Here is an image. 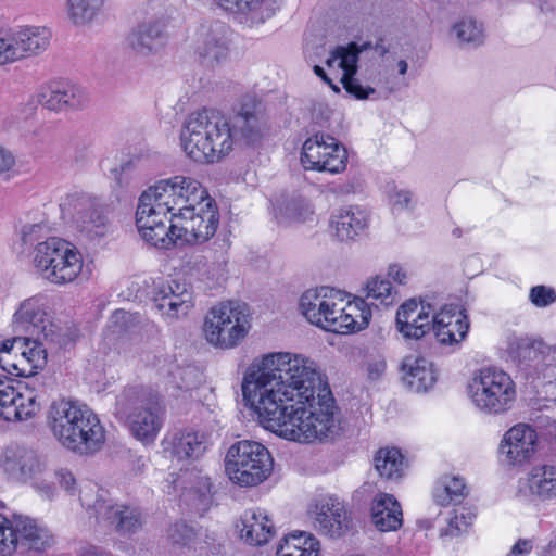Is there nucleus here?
I'll list each match as a JSON object with an SVG mask.
<instances>
[{"label": "nucleus", "mask_w": 556, "mask_h": 556, "mask_svg": "<svg viewBox=\"0 0 556 556\" xmlns=\"http://www.w3.org/2000/svg\"><path fill=\"white\" fill-rule=\"evenodd\" d=\"M244 375L242 395L262 426L299 443L329 440L338 430L325 375L309 357L290 352L264 354Z\"/></svg>", "instance_id": "f257e3e1"}, {"label": "nucleus", "mask_w": 556, "mask_h": 556, "mask_svg": "<svg viewBox=\"0 0 556 556\" xmlns=\"http://www.w3.org/2000/svg\"><path fill=\"white\" fill-rule=\"evenodd\" d=\"M206 195V189L197 179L177 175L157 181L139 198L136 225L142 239L159 249H169L168 225L190 203Z\"/></svg>", "instance_id": "f03ea898"}, {"label": "nucleus", "mask_w": 556, "mask_h": 556, "mask_svg": "<svg viewBox=\"0 0 556 556\" xmlns=\"http://www.w3.org/2000/svg\"><path fill=\"white\" fill-rule=\"evenodd\" d=\"M53 438L78 455H92L105 443V429L98 415L76 400L53 401L47 416Z\"/></svg>", "instance_id": "7ed1b4c3"}, {"label": "nucleus", "mask_w": 556, "mask_h": 556, "mask_svg": "<svg viewBox=\"0 0 556 556\" xmlns=\"http://www.w3.org/2000/svg\"><path fill=\"white\" fill-rule=\"evenodd\" d=\"M300 309L312 325L337 333L359 331L371 318L363 301H350L346 293L329 287L305 291Z\"/></svg>", "instance_id": "20e7f679"}, {"label": "nucleus", "mask_w": 556, "mask_h": 556, "mask_svg": "<svg viewBox=\"0 0 556 556\" xmlns=\"http://www.w3.org/2000/svg\"><path fill=\"white\" fill-rule=\"evenodd\" d=\"M181 148L194 162L214 164L231 152L227 117L216 110L191 113L180 132Z\"/></svg>", "instance_id": "39448f33"}, {"label": "nucleus", "mask_w": 556, "mask_h": 556, "mask_svg": "<svg viewBox=\"0 0 556 556\" xmlns=\"http://www.w3.org/2000/svg\"><path fill=\"white\" fill-rule=\"evenodd\" d=\"M115 412L127 420L132 435L142 442L156 438L165 414L160 396L141 386L125 388L116 399Z\"/></svg>", "instance_id": "423d86ee"}, {"label": "nucleus", "mask_w": 556, "mask_h": 556, "mask_svg": "<svg viewBox=\"0 0 556 556\" xmlns=\"http://www.w3.org/2000/svg\"><path fill=\"white\" fill-rule=\"evenodd\" d=\"M467 393L475 408L488 416L506 414L517 400V388L513 378L506 371L494 367L475 372L468 383Z\"/></svg>", "instance_id": "0eeeda50"}, {"label": "nucleus", "mask_w": 556, "mask_h": 556, "mask_svg": "<svg viewBox=\"0 0 556 556\" xmlns=\"http://www.w3.org/2000/svg\"><path fill=\"white\" fill-rule=\"evenodd\" d=\"M251 328V316L247 304L220 303L210 309L204 325L205 340L213 346L228 350L237 346Z\"/></svg>", "instance_id": "6e6552de"}, {"label": "nucleus", "mask_w": 556, "mask_h": 556, "mask_svg": "<svg viewBox=\"0 0 556 556\" xmlns=\"http://www.w3.org/2000/svg\"><path fill=\"white\" fill-rule=\"evenodd\" d=\"M273 466L269 451L256 441L242 440L233 443L225 457L227 476L240 486L261 484L270 476Z\"/></svg>", "instance_id": "1a4fd4ad"}, {"label": "nucleus", "mask_w": 556, "mask_h": 556, "mask_svg": "<svg viewBox=\"0 0 556 556\" xmlns=\"http://www.w3.org/2000/svg\"><path fill=\"white\" fill-rule=\"evenodd\" d=\"M33 261L43 277L56 285L74 281L83 269L80 252L71 242L56 237L38 242Z\"/></svg>", "instance_id": "9d476101"}, {"label": "nucleus", "mask_w": 556, "mask_h": 556, "mask_svg": "<svg viewBox=\"0 0 556 556\" xmlns=\"http://www.w3.org/2000/svg\"><path fill=\"white\" fill-rule=\"evenodd\" d=\"M79 500L99 525L112 527L119 535L136 533L143 526V515L138 507L113 503L108 492L96 484L84 486Z\"/></svg>", "instance_id": "9b49d317"}, {"label": "nucleus", "mask_w": 556, "mask_h": 556, "mask_svg": "<svg viewBox=\"0 0 556 556\" xmlns=\"http://www.w3.org/2000/svg\"><path fill=\"white\" fill-rule=\"evenodd\" d=\"M0 556H11L14 552L43 553L54 544L53 534L38 520L23 515L12 519L1 517Z\"/></svg>", "instance_id": "f8f14e48"}, {"label": "nucleus", "mask_w": 556, "mask_h": 556, "mask_svg": "<svg viewBox=\"0 0 556 556\" xmlns=\"http://www.w3.org/2000/svg\"><path fill=\"white\" fill-rule=\"evenodd\" d=\"M219 214L214 200L206 192L205 198L190 203L182 213H178L168 225V237L173 245L181 243H203L217 230Z\"/></svg>", "instance_id": "ddd939ff"}, {"label": "nucleus", "mask_w": 556, "mask_h": 556, "mask_svg": "<svg viewBox=\"0 0 556 556\" xmlns=\"http://www.w3.org/2000/svg\"><path fill=\"white\" fill-rule=\"evenodd\" d=\"M60 206L62 214L70 217L77 229L89 238H103L112 230L103 205L87 193H68Z\"/></svg>", "instance_id": "4468645a"}, {"label": "nucleus", "mask_w": 556, "mask_h": 556, "mask_svg": "<svg viewBox=\"0 0 556 556\" xmlns=\"http://www.w3.org/2000/svg\"><path fill=\"white\" fill-rule=\"evenodd\" d=\"M348 152L334 137L317 132L302 147L301 163L305 169L338 174L345 169Z\"/></svg>", "instance_id": "2eb2a0df"}, {"label": "nucleus", "mask_w": 556, "mask_h": 556, "mask_svg": "<svg viewBox=\"0 0 556 556\" xmlns=\"http://www.w3.org/2000/svg\"><path fill=\"white\" fill-rule=\"evenodd\" d=\"M13 384V381L0 375V417L11 420H25L34 416L40 408L38 401V379L25 384V392Z\"/></svg>", "instance_id": "dca6fc26"}, {"label": "nucleus", "mask_w": 556, "mask_h": 556, "mask_svg": "<svg viewBox=\"0 0 556 556\" xmlns=\"http://www.w3.org/2000/svg\"><path fill=\"white\" fill-rule=\"evenodd\" d=\"M192 48L203 66H218L229 54L226 26L220 22L202 24L193 35Z\"/></svg>", "instance_id": "f3484780"}, {"label": "nucleus", "mask_w": 556, "mask_h": 556, "mask_svg": "<svg viewBox=\"0 0 556 556\" xmlns=\"http://www.w3.org/2000/svg\"><path fill=\"white\" fill-rule=\"evenodd\" d=\"M308 515L314 530L331 539L341 538L350 528L344 504L331 495L318 498L308 510Z\"/></svg>", "instance_id": "a211bd4d"}, {"label": "nucleus", "mask_w": 556, "mask_h": 556, "mask_svg": "<svg viewBox=\"0 0 556 556\" xmlns=\"http://www.w3.org/2000/svg\"><path fill=\"white\" fill-rule=\"evenodd\" d=\"M193 305V293L186 283L173 280L154 292L153 306L168 324L185 318Z\"/></svg>", "instance_id": "6ab92c4d"}, {"label": "nucleus", "mask_w": 556, "mask_h": 556, "mask_svg": "<svg viewBox=\"0 0 556 556\" xmlns=\"http://www.w3.org/2000/svg\"><path fill=\"white\" fill-rule=\"evenodd\" d=\"M15 331L54 341L56 327L49 320L41 296H31L20 304L13 316Z\"/></svg>", "instance_id": "aec40b11"}, {"label": "nucleus", "mask_w": 556, "mask_h": 556, "mask_svg": "<svg viewBox=\"0 0 556 556\" xmlns=\"http://www.w3.org/2000/svg\"><path fill=\"white\" fill-rule=\"evenodd\" d=\"M231 139V151L235 144L253 147L258 144L267 132V123L255 106L244 104L231 118H227Z\"/></svg>", "instance_id": "412c9836"}, {"label": "nucleus", "mask_w": 556, "mask_h": 556, "mask_svg": "<svg viewBox=\"0 0 556 556\" xmlns=\"http://www.w3.org/2000/svg\"><path fill=\"white\" fill-rule=\"evenodd\" d=\"M0 467L9 478L25 482L38 478L46 470L47 463L31 448L11 446L0 456Z\"/></svg>", "instance_id": "4be33fe9"}, {"label": "nucleus", "mask_w": 556, "mask_h": 556, "mask_svg": "<svg viewBox=\"0 0 556 556\" xmlns=\"http://www.w3.org/2000/svg\"><path fill=\"white\" fill-rule=\"evenodd\" d=\"M469 326L467 315L456 305H445L431 316V330L441 345L459 346L467 337Z\"/></svg>", "instance_id": "5701e85b"}, {"label": "nucleus", "mask_w": 556, "mask_h": 556, "mask_svg": "<svg viewBox=\"0 0 556 556\" xmlns=\"http://www.w3.org/2000/svg\"><path fill=\"white\" fill-rule=\"evenodd\" d=\"M36 101L51 111L79 110L88 104L89 96L77 85L52 81L38 89Z\"/></svg>", "instance_id": "b1692460"}, {"label": "nucleus", "mask_w": 556, "mask_h": 556, "mask_svg": "<svg viewBox=\"0 0 556 556\" xmlns=\"http://www.w3.org/2000/svg\"><path fill=\"white\" fill-rule=\"evenodd\" d=\"M538 435L528 424H517L509 428L500 443V454L508 465H521L535 453Z\"/></svg>", "instance_id": "393cba45"}, {"label": "nucleus", "mask_w": 556, "mask_h": 556, "mask_svg": "<svg viewBox=\"0 0 556 556\" xmlns=\"http://www.w3.org/2000/svg\"><path fill=\"white\" fill-rule=\"evenodd\" d=\"M163 453L173 463L184 466L203 456L207 448L204 434L197 431H175L162 441Z\"/></svg>", "instance_id": "a878e982"}, {"label": "nucleus", "mask_w": 556, "mask_h": 556, "mask_svg": "<svg viewBox=\"0 0 556 556\" xmlns=\"http://www.w3.org/2000/svg\"><path fill=\"white\" fill-rule=\"evenodd\" d=\"M432 307L410 299L396 313V329L406 340H419L431 330Z\"/></svg>", "instance_id": "bb28decb"}, {"label": "nucleus", "mask_w": 556, "mask_h": 556, "mask_svg": "<svg viewBox=\"0 0 556 556\" xmlns=\"http://www.w3.org/2000/svg\"><path fill=\"white\" fill-rule=\"evenodd\" d=\"M369 215L358 205L334 211L330 216V232L341 242L354 241L367 228Z\"/></svg>", "instance_id": "cd10ccee"}, {"label": "nucleus", "mask_w": 556, "mask_h": 556, "mask_svg": "<svg viewBox=\"0 0 556 556\" xmlns=\"http://www.w3.org/2000/svg\"><path fill=\"white\" fill-rule=\"evenodd\" d=\"M403 382L415 393L430 390L437 382V370L429 359L421 356H406L402 364Z\"/></svg>", "instance_id": "c85d7f7f"}, {"label": "nucleus", "mask_w": 556, "mask_h": 556, "mask_svg": "<svg viewBox=\"0 0 556 556\" xmlns=\"http://www.w3.org/2000/svg\"><path fill=\"white\" fill-rule=\"evenodd\" d=\"M237 528L240 538L253 546L266 544L275 532L273 521L261 508L247 509L240 517Z\"/></svg>", "instance_id": "c756f323"}, {"label": "nucleus", "mask_w": 556, "mask_h": 556, "mask_svg": "<svg viewBox=\"0 0 556 556\" xmlns=\"http://www.w3.org/2000/svg\"><path fill=\"white\" fill-rule=\"evenodd\" d=\"M523 490L539 503L556 501V465L543 464L531 468Z\"/></svg>", "instance_id": "7c9ffc66"}, {"label": "nucleus", "mask_w": 556, "mask_h": 556, "mask_svg": "<svg viewBox=\"0 0 556 556\" xmlns=\"http://www.w3.org/2000/svg\"><path fill=\"white\" fill-rule=\"evenodd\" d=\"M14 43L21 59L41 54L50 45L51 31L43 26H16L11 28Z\"/></svg>", "instance_id": "2f4dec72"}, {"label": "nucleus", "mask_w": 556, "mask_h": 556, "mask_svg": "<svg viewBox=\"0 0 556 556\" xmlns=\"http://www.w3.org/2000/svg\"><path fill=\"white\" fill-rule=\"evenodd\" d=\"M166 36L160 22H146L138 25L127 37L128 47L137 54L147 56L165 46Z\"/></svg>", "instance_id": "473e14b6"}, {"label": "nucleus", "mask_w": 556, "mask_h": 556, "mask_svg": "<svg viewBox=\"0 0 556 556\" xmlns=\"http://www.w3.org/2000/svg\"><path fill=\"white\" fill-rule=\"evenodd\" d=\"M274 215L279 224L305 223L314 211L308 201L295 194H280L274 202Z\"/></svg>", "instance_id": "72a5a7b5"}, {"label": "nucleus", "mask_w": 556, "mask_h": 556, "mask_svg": "<svg viewBox=\"0 0 556 556\" xmlns=\"http://www.w3.org/2000/svg\"><path fill=\"white\" fill-rule=\"evenodd\" d=\"M371 520L382 532L394 531L402 526V509L393 495L379 493L371 504Z\"/></svg>", "instance_id": "f704fd0d"}, {"label": "nucleus", "mask_w": 556, "mask_h": 556, "mask_svg": "<svg viewBox=\"0 0 556 556\" xmlns=\"http://www.w3.org/2000/svg\"><path fill=\"white\" fill-rule=\"evenodd\" d=\"M450 36L459 47L475 49L484 43L485 28L478 18L465 15L452 24Z\"/></svg>", "instance_id": "c9c22d12"}, {"label": "nucleus", "mask_w": 556, "mask_h": 556, "mask_svg": "<svg viewBox=\"0 0 556 556\" xmlns=\"http://www.w3.org/2000/svg\"><path fill=\"white\" fill-rule=\"evenodd\" d=\"M318 540L304 531L286 535L277 549V556H318Z\"/></svg>", "instance_id": "e433bc0d"}, {"label": "nucleus", "mask_w": 556, "mask_h": 556, "mask_svg": "<svg viewBox=\"0 0 556 556\" xmlns=\"http://www.w3.org/2000/svg\"><path fill=\"white\" fill-rule=\"evenodd\" d=\"M466 495V484L458 477H444L440 479L433 490V498L440 506L458 504Z\"/></svg>", "instance_id": "4c0bfd02"}, {"label": "nucleus", "mask_w": 556, "mask_h": 556, "mask_svg": "<svg viewBox=\"0 0 556 556\" xmlns=\"http://www.w3.org/2000/svg\"><path fill=\"white\" fill-rule=\"evenodd\" d=\"M377 472L387 479H397L404 470V457L395 448H380L374 458Z\"/></svg>", "instance_id": "58836bf2"}, {"label": "nucleus", "mask_w": 556, "mask_h": 556, "mask_svg": "<svg viewBox=\"0 0 556 556\" xmlns=\"http://www.w3.org/2000/svg\"><path fill=\"white\" fill-rule=\"evenodd\" d=\"M366 48V45L358 46L355 42L346 47H337L326 63L328 66L337 64L343 71L342 76H354L357 72L358 55Z\"/></svg>", "instance_id": "ea45409f"}, {"label": "nucleus", "mask_w": 556, "mask_h": 556, "mask_svg": "<svg viewBox=\"0 0 556 556\" xmlns=\"http://www.w3.org/2000/svg\"><path fill=\"white\" fill-rule=\"evenodd\" d=\"M104 0H67V15L77 26L88 25L99 15Z\"/></svg>", "instance_id": "a19ab883"}, {"label": "nucleus", "mask_w": 556, "mask_h": 556, "mask_svg": "<svg viewBox=\"0 0 556 556\" xmlns=\"http://www.w3.org/2000/svg\"><path fill=\"white\" fill-rule=\"evenodd\" d=\"M366 300L362 301L368 309L371 305L377 306L378 303L384 306L392 305L395 302V293H393L391 282L381 277L369 279L366 285ZM369 312L371 313V311Z\"/></svg>", "instance_id": "79ce46f5"}, {"label": "nucleus", "mask_w": 556, "mask_h": 556, "mask_svg": "<svg viewBox=\"0 0 556 556\" xmlns=\"http://www.w3.org/2000/svg\"><path fill=\"white\" fill-rule=\"evenodd\" d=\"M189 497L192 501L194 509L199 514H204L212 505V482L207 476H198L197 482L191 486Z\"/></svg>", "instance_id": "37998d69"}, {"label": "nucleus", "mask_w": 556, "mask_h": 556, "mask_svg": "<svg viewBox=\"0 0 556 556\" xmlns=\"http://www.w3.org/2000/svg\"><path fill=\"white\" fill-rule=\"evenodd\" d=\"M170 383L181 391L195 389L202 382V374L194 366H175L169 371Z\"/></svg>", "instance_id": "c03bdc74"}, {"label": "nucleus", "mask_w": 556, "mask_h": 556, "mask_svg": "<svg viewBox=\"0 0 556 556\" xmlns=\"http://www.w3.org/2000/svg\"><path fill=\"white\" fill-rule=\"evenodd\" d=\"M43 338L37 337H25L23 338V349L22 352H25V356L30 361L33 367H37L38 369H42L47 363V352L42 346Z\"/></svg>", "instance_id": "a18cd8bd"}, {"label": "nucleus", "mask_w": 556, "mask_h": 556, "mask_svg": "<svg viewBox=\"0 0 556 556\" xmlns=\"http://www.w3.org/2000/svg\"><path fill=\"white\" fill-rule=\"evenodd\" d=\"M473 518L475 515L468 509L462 508L460 511L455 510L454 517L448 520V525L442 531V535H459L462 532L467 530Z\"/></svg>", "instance_id": "49530a36"}, {"label": "nucleus", "mask_w": 556, "mask_h": 556, "mask_svg": "<svg viewBox=\"0 0 556 556\" xmlns=\"http://www.w3.org/2000/svg\"><path fill=\"white\" fill-rule=\"evenodd\" d=\"M529 300L536 307H547L556 302V290L544 285L534 286L530 289Z\"/></svg>", "instance_id": "de8ad7c7"}, {"label": "nucleus", "mask_w": 556, "mask_h": 556, "mask_svg": "<svg viewBox=\"0 0 556 556\" xmlns=\"http://www.w3.org/2000/svg\"><path fill=\"white\" fill-rule=\"evenodd\" d=\"M20 60L11 28L0 33V65Z\"/></svg>", "instance_id": "09e8293b"}, {"label": "nucleus", "mask_w": 556, "mask_h": 556, "mask_svg": "<svg viewBox=\"0 0 556 556\" xmlns=\"http://www.w3.org/2000/svg\"><path fill=\"white\" fill-rule=\"evenodd\" d=\"M341 83L345 91L353 96L357 100H366L371 94L376 93V90L369 86H364L358 78L354 76H342Z\"/></svg>", "instance_id": "8fccbe9b"}, {"label": "nucleus", "mask_w": 556, "mask_h": 556, "mask_svg": "<svg viewBox=\"0 0 556 556\" xmlns=\"http://www.w3.org/2000/svg\"><path fill=\"white\" fill-rule=\"evenodd\" d=\"M168 539L173 544L187 545L189 544L195 533L192 527L185 521H177L167 530Z\"/></svg>", "instance_id": "3c124183"}, {"label": "nucleus", "mask_w": 556, "mask_h": 556, "mask_svg": "<svg viewBox=\"0 0 556 556\" xmlns=\"http://www.w3.org/2000/svg\"><path fill=\"white\" fill-rule=\"evenodd\" d=\"M54 479L59 486L68 495H75L77 490V481L73 472L67 468H59L54 471Z\"/></svg>", "instance_id": "603ef678"}, {"label": "nucleus", "mask_w": 556, "mask_h": 556, "mask_svg": "<svg viewBox=\"0 0 556 556\" xmlns=\"http://www.w3.org/2000/svg\"><path fill=\"white\" fill-rule=\"evenodd\" d=\"M25 352H20V355L14 354V372L13 376L17 377H33L39 370L37 367H33L30 361L25 356Z\"/></svg>", "instance_id": "864d4df0"}, {"label": "nucleus", "mask_w": 556, "mask_h": 556, "mask_svg": "<svg viewBox=\"0 0 556 556\" xmlns=\"http://www.w3.org/2000/svg\"><path fill=\"white\" fill-rule=\"evenodd\" d=\"M389 198L395 211L409 210L413 205V193L408 190H394Z\"/></svg>", "instance_id": "5fc2aeb1"}, {"label": "nucleus", "mask_w": 556, "mask_h": 556, "mask_svg": "<svg viewBox=\"0 0 556 556\" xmlns=\"http://www.w3.org/2000/svg\"><path fill=\"white\" fill-rule=\"evenodd\" d=\"M34 488L41 497L47 500H53L58 494L55 484L46 479H38L34 483Z\"/></svg>", "instance_id": "6e6d98bb"}, {"label": "nucleus", "mask_w": 556, "mask_h": 556, "mask_svg": "<svg viewBox=\"0 0 556 556\" xmlns=\"http://www.w3.org/2000/svg\"><path fill=\"white\" fill-rule=\"evenodd\" d=\"M533 549V542L530 539H519L511 547L514 556H526Z\"/></svg>", "instance_id": "4d7b16f0"}, {"label": "nucleus", "mask_w": 556, "mask_h": 556, "mask_svg": "<svg viewBox=\"0 0 556 556\" xmlns=\"http://www.w3.org/2000/svg\"><path fill=\"white\" fill-rule=\"evenodd\" d=\"M41 230V226L34 224L25 226L22 230V240L25 244H33L36 240L39 239V231Z\"/></svg>", "instance_id": "13d9d810"}, {"label": "nucleus", "mask_w": 556, "mask_h": 556, "mask_svg": "<svg viewBox=\"0 0 556 556\" xmlns=\"http://www.w3.org/2000/svg\"><path fill=\"white\" fill-rule=\"evenodd\" d=\"M386 367V362L383 359L369 362L367 365L368 378L371 380L378 379L383 375Z\"/></svg>", "instance_id": "bf43d9fd"}, {"label": "nucleus", "mask_w": 556, "mask_h": 556, "mask_svg": "<svg viewBox=\"0 0 556 556\" xmlns=\"http://www.w3.org/2000/svg\"><path fill=\"white\" fill-rule=\"evenodd\" d=\"M15 357L10 351H0V367L13 376Z\"/></svg>", "instance_id": "052dcab7"}, {"label": "nucleus", "mask_w": 556, "mask_h": 556, "mask_svg": "<svg viewBox=\"0 0 556 556\" xmlns=\"http://www.w3.org/2000/svg\"><path fill=\"white\" fill-rule=\"evenodd\" d=\"M14 162L12 153L0 147V173L9 170L14 165Z\"/></svg>", "instance_id": "680f3d73"}, {"label": "nucleus", "mask_w": 556, "mask_h": 556, "mask_svg": "<svg viewBox=\"0 0 556 556\" xmlns=\"http://www.w3.org/2000/svg\"><path fill=\"white\" fill-rule=\"evenodd\" d=\"M388 275L396 282L399 283H405L406 282V273L403 270V268L399 265H391L389 267Z\"/></svg>", "instance_id": "e2e57ef3"}, {"label": "nucleus", "mask_w": 556, "mask_h": 556, "mask_svg": "<svg viewBox=\"0 0 556 556\" xmlns=\"http://www.w3.org/2000/svg\"><path fill=\"white\" fill-rule=\"evenodd\" d=\"M22 342H23V338H15L13 341L7 340V341L2 342V344L0 346V351L12 352L14 345L17 343H22Z\"/></svg>", "instance_id": "0e129e2a"}, {"label": "nucleus", "mask_w": 556, "mask_h": 556, "mask_svg": "<svg viewBox=\"0 0 556 556\" xmlns=\"http://www.w3.org/2000/svg\"><path fill=\"white\" fill-rule=\"evenodd\" d=\"M218 7L226 11V9H232L235 0H214Z\"/></svg>", "instance_id": "69168bd1"}, {"label": "nucleus", "mask_w": 556, "mask_h": 556, "mask_svg": "<svg viewBox=\"0 0 556 556\" xmlns=\"http://www.w3.org/2000/svg\"><path fill=\"white\" fill-rule=\"evenodd\" d=\"M396 66L400 75H405L407 73L408 64L405 60H400Z\"/></svg>", "instance_id": "338daca9"}, {"label": "nucleus", "mask_w": 556, "mask_h": 556, "mask_svg": "<svg viewBox=\"0 0 556 556\" xmlns=\"http://www.w3.org/2000/svg\"><path fill=\"white\" fill-rule=\"evenodd\" d=\"M547 435L556 439V420L548 422L547 425Z\"/></svg>", "instance_id": "774afa93"}]
</instances>
